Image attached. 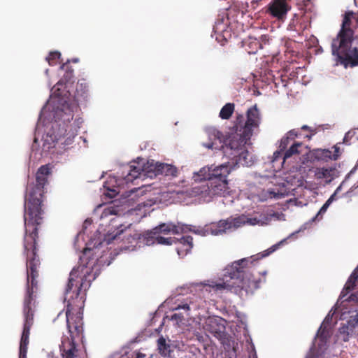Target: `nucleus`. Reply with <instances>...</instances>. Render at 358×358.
Here are the masks:
<instances>
[{
    "label": "nucleus",
    "instance_id": "f8f14e48",
    "mask_svg": "<svg viewBox=\"0 0 358 358\" xmlns=\"http://www.w3.org/2000/svg\"><path fill=\"white\" fill-rule=\"evenodd\" d=\"M260 123V114L257 105L250 107L247 110V120L242 128L248 136H252L253 129L258 127Z\"/></svg>",
    "mask_w": 358,
    "mask_h": 358
},
{
    "label": "nucleus",
    "instance_id": "c9c22d12",
    "mask_svg": "<svg viewBox=\"0 0 358 358\" xmlns=\"http://www.w3.org/2000/svg\"><path fill=\"white\" fill-rule=\"evenodd\" d=\"M116 209L115 208V207H108V208H106L103 210L102 214H101V217H107L108 215H115L116 214Z\"/></svg>",
    "mask_w": 358,
    "mask_h": 358
},
{
    "label": "nucleus",
    "instance_id": "ea45409f",
    "mask_svg": "<svg viewBox=\"0 0 358 358\" xmlns=\"http://www.w3.org/2000/svg\"><path fill=\"white\" fill-rule=\"evenodd\" d=\"M301 129H302V130H308V131H309V132H310V133H309V134H306V135L304 136V138H308V140H310V139L312 138V136H313L315 134V133L314 131L311 130V129H310V127H309L308 126H307V125H303V126H302V127H301Z\"/></svg>",
    "mask_w": 358,
    "mask_h": 358
},
{
    "label": "nucleus",
    "instance_id": "a18cd8bd",
    "mask_svg": "<svg viewBox=\"0 0 358 358\" xmlns=\"http://www.w3.org/2000/svg\"><path fill=\"white\" fill-rule=\"evenodd\" d=\"M123 232L122 230H120L118 232H117V234H115V236H113V239H116L117 236H119Z\"/></svg>",
    "mask_w": 358,
    "mask_h": 358
},
{
    "label": "nucleus",
    "instance_id": "09e8293b",
    "mask_svg": "<svg viewBox=\"0 0 358 358\" xmlns=\"http://www.w3.org/2000/svg\"><path fill=\"white\" fill-rule=\"evenodd\" d=\"M34 143H37V141H38L37 138H34Z\"/></svg>",
    "mask_w": 358,
    "mask_h": 358
},
{
    "label": "nucleus",
    "instance_id": "3c124183",
    "mask_svg": "<svg viewBox=\"0 0 358 358\" xmlns=\"http://www.w3.org/2000/svg\"><path fill=\"white\" fill-rule=\"evenodd\" d=\"M255 45H259V43H258V42H255Z\"/></svg>",
    "mask_w": 358,
    "mask_h": 358
},
{
    "label": "nucleus",
    "instance_id": "c85d7f7f",
    "mask_svg": "<svg viewBox=\"0 0 358 358\" xmlns=\"http://www.w3.org/2000/svg\"><path fill=\"white\" fill-rule=\"evenodd\" d=\"M334 199V194L331 195L327 201L324 203V205L321 207L317 215L313 218V221L316 220H320L322 217V215L324 214L328 209L330 204L332 203Z\"/></svg>",
    "mask_w": 358,
    "mask_h": 358
},
{
    "label": "nucleus",
    "instance_id": "6ab92c4d",
    "mask_svg": "<svg viewBox=\"0 0 358 358\" xmlns=\"http://www.w3.org/2000/svg\"><path fill=\"white\" fill-rule=\"evenodd\" d=\"M227 229H230V224L228 221V218L227 220H221L217 222L211 223L206 226V231L215 236L224 233Z\"/></svg>",
    "mask_w": 358,
    "mask_h": 358
},
{
    "label": "nucleus",
    "instance_id": "2f4dec72",
    "mask_svg": "<svg viewBox=\"0 0 358 358\" xmlns=\"http://www.w3.org/2000/svg\"><path fill=\"white\" fill-rule=\"evenodd\" d=\"M245 117L243 115L238 114L236 116V121H235V125L236 131H239V132H241L242 128L244 127L245 124Z\"/></svg>",
    "mask_w": 358,
    "mask_h": 358
},
{
    "label": "nucleus",
    "instance_id": "ddd939ff",
    "mask_svg": "<svg viewBox=\"0 0 358 358\" xmlns=\"http://www.w3.org/2000/svg\"><path fill=\"white\" fill-rule=\"evenodd\" d=\"M230 160L231 162H227L225 164L229 165L231 168V171L237 165L250 166L253 164L252 156L246 148L243 149L236 155H233V157Z\"/></svg>",
    "mask_w": 358,
    "mask_h": 358
},
{
    "label": "nucleus",
    "instance_id": "de8ad7c7",
    "mask_svg": "<svg viewBox=\"0 0 358 358\" xmlns=\"http://www.w3.org/2000/svg\"><path fill=\"white\" fill-rule=\"evenodd\" d=\"M72 62L73 63H77L78 62V59H72Z\"/></svg>",
    "mask_w": 358,
    "mask_h": 358
},
{
    "label": "nucleus",
    "instance_id": "c756f323",
    "mask_svg": "<svg viewBox=\"0 0 358 358\" xmlns=\"http://www.w3.org/2000/svg\"><path fill=\"white\" fill-rule=\"evenodd\" d=\"M228 221L230 224V229H237L245 224V217L243 216H238L236 217H229Z\"/></svg>",
    "mask_w": 358,
    "mask_h": 358
},
{
    "label": "nucleus",
    "instance_id": "9b49d317",
    "mask_svg": "<svg viewBox=\"0 0 358 358\" xmlns=\"http://www.w3.org/2000/svg\"><path fill=\"white\" fill-rule=\"evenodd\" d=\"M221 318L215 317H208L205 320L203 325V329L222 341L225 338V327L220 323Z\"/></svg>",
    "mask_w": 358,
    "mask_h": 358
},
{
    "label": "nucleus",
    "instance_id": "7c9ffc66",
    "mask_svg": "<svg viewBox=\"0 0 358 358\" xmlns=\"http://www.w3.org/2000/svg\"><path fill=\"white\" fill-rule=\"evenodd\" d=\"M60 58L61 53L58 51H53L49 53L48 56L46 57V60L50 66H54L62 62Z\"/></svg>",
    "mask_w": 358,
    "mask_h": 358
},
{
    "label": "nucleus",
    "instance_id": "dca6fc26",
    "mask_svg": "<svg viewBox=\"0 0 358 358\" xmlns=\"http://www.w3.org/2000/svg\"><path fill=\"white\" fill-rule=\"evenodd\" d=\"M180 227L174 224L163 223L153 228L152 230L145 231L144 233H145V236H158V234H168L171 232L173 234H177L180 232Z\"/></svg>",
    "mask_w": 358,
    "mask_h": 358
},
{
    "label": "nucleus",
    "instance_id": "5701e85b",
    "mask_svg": "<svg viewBox=\"0 0 358 358\" xmlns=\"http://www.w3.org/2000/svg\"><path fill=\"white\" fill-rule=\"evenodd\" d=\"M302 143H292L290 147L284 151L282 157L283 162H285L286 159L290 158L293 155H299L300 153L299 148L302 147Z\"/></svg>",
    "mask_w": 358,
    "mask_h": 358
},
{
    "label": "nucleus",
    "instance_id": "39448f33",
    "mask_svg": "<svg viewBox=\"0 0 358 358\" xmlns=\"http://www.w3.org/2000/svg\"><path fill=\"white\" fill-rule=\"evenodd\" d=\"M231 173L229 165L223 164L214 167L213 176L210 177V182L197 185L193 187V192L196 194L203 196H226L230 194L227 176Z\"/></svg>",
    "mask_w": 358,
    "mask_h": 358
},
{
    "label": "nucleus",
    "instance_id": "c03bdc74",
    "mask_svg": "<svg viewBox=\"0 0 358 358\" xmlns=\"http://www.w3.org/2000/svg\"><path fill=\"white\" fill-rule=\"evenodd\" d=\"M145 357V355L140 352H137L135 353V357L134 358H143Z\"/></svg>",
    "mask_w": 358,
    "mask_h": 358
},
{
    "label": "nucleus",
    "instance_id": "1a4fd4ad",
    "mask_svg": "<svg viewBox=\"0 0 358 358\" xmlns=\"http://www.w3.org/2000/svg\"><path fill=\"white\" fill-rule=\"evenodd\" d=\"M290 0H271L266 7V13L278 21L284 22L291 10Z\"/></svg>",
    "mask_w": 358,
    "mask_h": 358
},
{
    "label": "nucleus",
    "instance_id": "7ed1b4c3",
    "mask_svg": "<svg viewBox=\"0 0 358 358\" xmlns=\"http://www.w3.org/2000/svg\"><path fill=\"white\" fill-rule=\"evenodd\" d=\"M274 245L265 250L260 257L251 256L233 262L223 270L217 280L208 281V285L216 292H230L241 297L252 294L266 282V271L259 270V259L267 257L278 248Z\"/></svg>",
    "mask_w": 358,
    "mask_h": 358
},
{
    "label": "nucleus",
    "instance_id": "b1692460",
    "mask_svg": "<svg viewBox=\"0 0 358 358\" xmlns=\"http://www.w3.org/2000/svg\"><path fill=\"white\" fill-rule=\"evenodd\" d=\"M143 171V170L140 167L131 166L129 171L124 177V180L127 182H132L134 179L140 178Z\"/></svg>",
    "mask_w": 358,
    "mask_h": 358
},
{
    "label": "nucleus",
    "instance_id": "bb28decb",
    "mask_svg": "<svg viewBox=\"0 0 358 358\" xmlns=\"http://www.w3.org/2000/svg\"><path fill=\"white\" fill-rule=\"evenodd\" d=\"M313 155L317 160L327 161L332 159L331 151L328 149H317L314 150Z\"/></svg>",
    "mask_w": 358,
    "mask_h": 358
},
{
    "label": "nucleus",
    "instance_id": "f257e3e1",
    "mask_svg": "<svg viewBox=\"0 0 358 358\" xmlns=\"http://www.w3.org/2000/svg\"><path fill=\"white\" fill-rule=\"evenodd\" d=\"M43 201H24V236L23 254L26 257L27 290L23 300L24 327L20 339L22 345H28L30 329L34 324L36 307L35 289H37L38 268L41 265L37 241L38 230L43 222Z\"/></svg>",
    "mask_w": 358,
    "mask_h": 358
},
{
    "label": "nucleus",
    "instance_id": "8fccbe9b",
    "mask_svg": "<svg viewBox=\"0 0 358 358\" xmlns=\"http://www.w3.org/2000/svg\"><path fill=\"white\" fill-rule=\"evenodd\" d=\"M355 39L358 40V34L355 36Z\"/></svg>",
    "mask_w": 358,
    "mask_h": 358
},
{
    "label": "nucleus",
    "instance_id": "9d476101",
    "mask_svg": "<svg viewBox=\"0 0 358 358\" xmlns=\"http://www.w3.org/2000/svg\"><path fill=\"white\" fill-rule=\"evenodd\" d=\"M69 63L70 60L69 59L59 67V70L64 72V73L61 79L52 88V94L55 96L61 97L64 95V91L66 87V85L70 83L74 77L73 69L69 65Z\"/></svg>",
    "mask_w": 358,
    "mask_h": 358
},
{
    "label": "nucleus",
    "instance_id": "f3484780",
    "mask_svg": "<svg viewBox=\"0 0 358 358\" xmlns=\"http://www.w3.org/2000/svg\"><path fill=\"white\" fill-rule=\"evenodd\" d=\"M329 317V315L326 317L317 333L316 340H319L320 341L318 346L320 350L326 349L328 339L330 338V331L327 325V323L329 322L330 320Z\"/></svg>",
    "mask_w": 358,
    "mask_h": 358
},
{
    "label": "nucleus",
    "instance_id": "393cba45",
    "mask_svg": "<svg viewBox=\"0 0 358 358\" xmlns=\"http://www.w3.org/2000/svg\"><path fill=\"white\" fill-rule=\"evenodd\" d=\"M235 105L233 103H226L220 110L219 117L222 120H229L234 112Z\"/></svg>",
    "mask_w": 358,
    "mask_h": 358
},
{
    "label": "nucleus",
    "instance_id": "4c0bfd02",
    "mask_svg": "<svg viewBox=\"0 0 358 358\" xmlns=\"http://www.w3.org/2000/svg\"><path fill=\"white\" fill-rule=\"evenodd\" d=\"M28 345L20 344L19 358H27Z\"/></svg>",
    "mask_w": 358,
    "mask_h": 358
},
{
    "label": "nucleus",
    "instance_id": "423d86ee",
    "mask_svg": "<svg viewBox=\"0 0 358 358\" xmlns=\"http://www.w3.org/2000/svg\"><path fill=\"white\" fill-rule=\"evenodd\" d=\"M250 138L251 136H248L247 133L243 132V129L241 132L232 134L224 140L222 145L221 148L224 155L231 159L233 155H236L245 148V145Z\"/></svg>",
    "mask_w": 358,
    "mask_h": 358
},
{
    "label": "nucleus",
    "instance_id": "473e14b6",
    "mask_svg": "<svg viewBox=\"0 0 358 358\" xmlns=\"http://www.w3.org/2000/svg\"><path fill=\"white\" fill-rule=\"evenodd\" d=\"M348 324L352 329L358 327V312L355 315L350 317V320L348 321Z\"/></svg>",
    "mask_w": 358,
    "mask_h": 358
},
{
    "label": "nucleus",
    "instance_id": "4468645a",
    "mask_svg": "<svg viewBox=\"0 0 358 358\" xmlns=\"http://www.w3.org/2000/svg\"><path fill=\"white\" fill-rule=\"evenodd\" d=\"M138 238L147 245H151L155 243L165 245H171L173 243L176 244V238H165L160 234H158V236H145V233H143L139 236Z\"/></svg>",
    "mask_w": 358,
    "mask_h": 358
},
{
    "label": "nucleus",
    "instance_id": "2eb2a0df",
    "mask_svg": "<svg viewBox=\"0 0 358 358\" xmlns=\"http://www.w3.org/2000/svg\"><path fill=\"white\" fill-rule=\"evenodd\" d=\"M206 134L210 143H203V145L211 149L221 148L224 140L222 133L215 128H208L206 129Z\"/></svg>",
    "mask_w": 358,
    "mask_h": 358
},
{
    "label": "nucleus",
    "instance_id": "f704fd0d",
    "mask_svg": "<svg viewBox=\"0 0 358 358\" xmlns=\"http://www.w3.org/2000/svg\"><path fill=\"white\" fill-rule=\"evenodd\" d=\"M300 135L301 133L298 129H292L287 133L286 137L289 138V141H294V138Z\"/></svg>",
    "mask_w": 358,
    "mask_h": 358
},
{
    "label": "nucleus",
    "instance_id": "37998d69",
    "mask_svg": "<svg viewBox=\"0 0 358 358\" xmlns=\"http://www.w3.org/2000/svg\"><path fill=\"white\" fill-rule=\"evenodd\" d=\"M78 87H80L81 90H85V88L87 87L86 86V84L85 83H77V86H76V90L78 91Z\"/></svg>",
    "mask_w": 358,
    "mask_h": 358
},
{
    "label": "nucleus",
    "instance_id": "a19ab883",
    "mask_svg": "<svg viewBox=\"0 0 358 358\" xmlns=\"http://www.w3.org/2000/svg\"><path fill=\"white\" fill-rule=\"evenodd\" d=\"M283 153H284V152L281 151L280 149H279V150L275 151L273 153V162L278 161V159H280L282 157V155H283Z\"/></svg>",
    "mask_w": 358,
    "mask_h": 358
},
{
    "label": "nucleus",
    "instance_id": "79ce46f5",
    "mask_svg": "<svg viewBox=\"0 0 358 358\" xmlns=\"http://www.w3.org/2000/svg\"><path fill=\"white\" fill-rule=\"evenodd\" d=\"M171 320L182 322L184 320V317L181 314L174 313L171 315Z\"/></svg>",
    "mask_w": 358,
    "mask_h": 358
},
{
    "label": "nucleus",
    "instance_id": "20e7f679",
    "mask_svg": "<svg viewBox=\"0 0 358 358\" xmlns=\"http://www.w3.org/2000/svg\"><path fill=\"white\" fill-rule=\"evenodd\" d=\"M358 24V13L352 11L346 12L342 27L337 36L331 43L332 54L336 57V62L345 67L358 65V48H352L354 31L350 28L352 21Z\"/></svg>",
    "mask_w": 358,
    "mask_h": 358
},
{
    "label": "nucleus",
    "instance_id": "49530a36",
    "mask_svg": "<svg viewBox=\"0 0 358 358\" xmlns=\"http://www.w3.org/2000/svg\"><path fill=\"white\" fill-rule=\"evenodd\" d=\"M306 358H315L314 355H313L312 354H309Z\"/></svg>",
    "mask_w": 358,
    "mask_h": 358
},
{
    "label": "nucleus",
    "instance_id": "a211bd4d",
    "mask_svg": "<svg viewBox=\"0 0 358 358\" xmlns=\"http://www.w3.org/2000/svg\"><path fill=\"white\" fill-rule=\"evenodd\" d=\"M177 252L179 256L183 257L191 251L193 247V238L191 236H185L180 239L176 238Z\"/></svg>",
    "mask_w": 358,
    "mask_h": 358
},
{
    "label": "nucleus",
    "instance_id": "cd10ccee",
    "mask_svg": "<svg viewBox=\"0 0 358 358\" xmlns=\"http://www.w3.org/2000/svg\"><path fill=\"white\" fill-rule=\"evenodd\" d=\"M180 309H183L185 311L186 315L187 316H190V311L192 310H198L199 306L196 303L191 301L189 303H185L182 305H178L177 307H176L174 308L175 310H178Z\"/></svg>",
    "mask_w": 358,
    "mask_h": 358
},
{
    "label": "nucleus",
    "instance_id": "aec40b11",
    "mask_svg": "<svg viewBox=\"0 0 358 358\" xmlns=\"http://www.w3.org/2000/svg\"><path fill=\"white\" fill-rule=\"evenodd\" d=\"M154 171L155 175H164L166 176H176L178 173V169L176 166L164 163H157Z\"/></svg>",
    "mask_w": 358,
    "mask_h": 358
},
{
    "label": "nucleus",
    "instance_id": "4be33fe9",
    "mask_svg": "<svg viewBox=\"0 0 358 358\" xmlns=\"http://www.w3.org/2000/svg\"><path fill=\"white\" fill-rule=\"evenodd\" d=\"M213 167H203L199 172L196 173L194 176V180H205L206 182H210V177L213 176Z\"/></svg>",
    "mask_w": 358,
    "mask_h": 358
},
{
    "label": "nucleus",
    "instance_id": "412c9836",
    "mask_svg": "<svg viewBox=\"0 0 358 358\" xmlns=\"http://www.w3.org/2000/svg\"><path fill=\"white\" fill-rule=\"evenodd\" d=\"M335 169L332 168H317L315 171V176L317 179H326L331 181L333 179V173Z\"/></svg>",
    "mask_w": 358,
    "mask_h": 358
},
{
    "label": "nucleus",
    "instance_id": "0eeeda50",
    "mask_svg": "<svg viewBox=\"0 0 358 358\" xmlns=\"http://www.w3.org/2000/svg\"><path fill=\"white\" fill-rule=\"evenodd\" d=\"M79 127L76 122H69L66 124L64 122L62 124H59L58 129L53 132L55 139L53 141L59 143L62 145H71L77 136Z\"/></svg>",
    "mask_w": 358,
    "mask_h": 358
},
{
    "label": "nucleus",
    "instance_id": "a878e982",
    "mask_svg": "<svg viewBox=\"0 0 358 358\" xmlns=\"http://www.w3.org/2000/svg\"><path fill=\"white\" fill-rule=\"evenodd\" d=\"M157 347L161 355L164 357L169 356L171 345L166 343V339L164 337H160L157 340Z\"/></svg>",
    "mask_w": 358,
    "mask_h": 358
},
{
    "label": "nucleus",
    "instance_id": "72a5a7b5",
    "mask_svg": "<svg viewBox=\"0 0 358 358\" xmlns=\"http://www.w3.org/2000/svg\"><path fill=\"white\" fill-rule=\"evenodd\" d=\"M292 141L289 140V138H287L286 136L283 137L280 143L279 149H280L281 151H285L287 146L291 143Z\"/></svg>",
    "mask_w": 358,
    "mask_h": 358
},
{
    "label": "nucleus",
    "instance_id": "6e6552de",
    "mask_svg": "<svg viewBox=\"0 0 358 358\" xmlns=\"http://www.w3.org/2000/svg\"><path fill=\"white\" fill-rule=\"evenodd\" d=\"M348 301L358 303V268L354 270L346 282L338 303Z\"/></svg>",
    "mask_w": 358,
    "mask_h": 358
},
{
    "label": "nucleus",
    "instance_id": "e433bc0d",
    "mask_svg": "<svg viewBox=\"0 0 358 358\" xmlns=\"http://www.w3.org/2000/svg\"><path fill=\"white\" fill-rule=\"evenodd\" d=\"M28 345L20 344L19 358H27Z\"/></svg>",
    "mask_w": 358,
    "mask_h": 358
},
{
    "label": "nucleus",
    "instance_id": "f03ea898",
    "mask_svg": "<svg viewBox=\"0 0 358 358\" xmlns=\"http://www.w3.org/2000/svg\"><path fill=\"white\" fill-rule=\"evenodd\" d=\"M91 251L92 250L88 248L83 250V256L80 257L83 264L73 268L71 271L65 290L64 300L67 301L66 325L70 338L62 341L61 350L63 358L76 357L77 349L75 341L80 337L83 331L81 309L84 306V296L81 295V292H85L90 286V283L87 282L89 271L84 263V259Z\"/></svg>",
    "mask_w": 358,
    "mask_h": 358
},
{
    "label": "nucleus",
    "instance_id": "58836bf2",
    "mask_svg": "<svg viewBox=\"0 0 358 358\" xmlns=\"http://www.w3.org/2000/svg\"><path fill=\"white\" fill-rule=\"evenodd\" d=\"M332 148L334 150V154L331 153L332 160H337L341 155L340 148L338 145H335Z\"/></svg>",
    "mask_w": 358,
    "mask_h": 358
}]
</instances>
